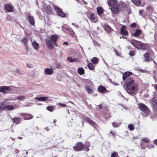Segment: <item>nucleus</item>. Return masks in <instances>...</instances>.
<instances>
[{"mask_svg": "<svg viewBox=\"0 0 157 157\" xmlns=\"http://www.w3.org/2000/svg\"><path fill=\"white\" fill-rule=\"evenodd\" d=\"M125 87L127 93L132 95H135L139 90L138 85L135 83L133 78H129L125 81Z\"/></svg>", "mask_w": 157, "mask_h": 157, "instance_id": "1", "label": "nucleus"}, {"mask_svg": "<svg viewBox=\"0 0 157 157\" xmlns=\"http://www.w3.org/2000/svg\"><path fill=\"white\" fill-rule=\"evenodd\" d=\"M58 37L56 35H53L50 37L46 39V43L47 47L50 50H53L54 48V45L57 46L58 44L56 43Z\"/></svg>", "mask_w": 157, "mask_h": 157, "instance_id": "2", "label": "nucleus"}, {"mask_svg": "<svg viewBox=\"0 0 157 157\" xmlns=\"http://www.w3.org/2000/svg\"><path fill=\"white\" fill-rule=\"evenodd\" d=\"M130 43L138 49L146 50L147 49L148 47V45L147 44H144L136 40H131Z\"/></svg>", "mask_w": 157, "mask_h": 157, "instance_id": "3", "label": "nucleus"}, {"mask_svg": "<svg viewBox=\"0 0 157 157\" xmlns=\"http://www.w3.org/2000/svg\"><path fill=\"white\" fill-rule=\"evenodd\" d=\"M138 108L142 111L144 115L146 117L150 114L148 107L142 103H139L137 104Z\"/></svg>", "mask_w": 157, "mask_h": 157, "instance_id": "4", "label": "nucleus"}, {"mask_svg": "<svg viewBox=\"0 0 157 157\" xmlns=\"http://www.w3.org/2000/svg\"><path fill=\"white\" fill-rule=\"evenodd\" d=\"M84 145L82 142H78L75 144L73 148L75 151H79L82 150L84 151Z\"/></svg>", "mask_w": 157, "mask_h": 157, "instance_id": "5", "label": "nucleus"}, {"mask_svg": "<svg viewBox=\"0 0 157 157\" xmlns=\"http://www.w3.org/2000/svg\"><path fill=\"white\" fill-rule=\"evenodd\" d=\"M43 7L42 10L48 14H51L52 12V7L48 5H47L45 3L43 4Z\"/></svg>", "mask_w": 157, "mask_h": 157, "instance_id": "6", "label": "nucleus"}, {"mask_svg": "<svg viewBox=\"0 0 157 157\" xmlns=\"http://www.w3.org/2000/svg\"><path fill=\"white\" fill-rule=\"evenodd\" d=\"M35 100H37L40 101H44L46 102H49L50 101H52L51 98L49 97H36L34 98Z\"/></svg>", "mask_w": 157, "mask_h": 157, "instance_id": "7", "label": "nucleus"}, {"mask_svg": "<svg viewBox=\"0 0 157 157\" xmlns=\"http://www.w3.org/2000/svg\"><path fill=\"white\" fill-rule=\"evenodd\" d=\"M55 9L58 16L63 17H64L66 16V13L63 12L58 6H55Z\"/></svg>", "mask_w": 157, "mask_h": 157, "instance_id": "8", "label": "nucleus"}, {"mask_svg": "<svg viewBox=\"0 0 157 157\" xmlns=\"http://www.w3.org/2000/svg\"><path fill=\"white\" fill-rule=\"evenodd\" d=\"M83 119L87 121L94 128H96L97 127L96 124L90 118L86 116L83 117Z\"/></svg>", "mask_w": 157, "mask_h": 157, "instance_id": "9", "label": "nucleus"}, {"mask_svg": "<svg viewBox=\"0 0 157 157\" xmlns=\"http://www.w3.org/2000/svg\"><path fill=\"white\" fill-rule=\"evenodd\" d=\"M11 89L8 86H2L0 87V92L4 94L8 93L9 91H11Z\"/></svg>", "mask_w": 157, "mask_h": 157, "instance_id": "10", "label": "nucleus"}, {"mask_svg": "<svg viewBox=\"0 0 157 157\" xmlns=\"http://www.w3.org/2000/svg\"><path fill=\"white\" fill-rule=\"evenodd\" d=\"M132 74V73L130 71H126L124 73L123 75V79L124 81H127V80L129 78H132L130 77V76Z\"/></svg>", "mask_w": 157, "mask_h": 157, "instance_id": "11", "label": "nucleus"}, {"mask_svg": "<svg viewBox=\"0 0 157 157\" xmlns=\"http://www.w3.org/2000/svg\"><path fill=\"white\" fill-rule=\"evenodd\" d=\"M89 18L91 21L94 23L97 22L98 20L97 16L93 13L90 14Z\"/></svg>", "mask_w": 157, "mask_h": 157, "instance_id": "12", "label": "nucleus"}, {"mask_svg": "<svg viewBox=\"0 0 157 157\" xmlns=\"http://www.w3.org/2000/svg\"><path fill=\"white\" fill-rule=\"evenodd\" d=\"M27 17L29 23L32 25L34 26L35 23L34 17L33 16L31 15L29 13L28 14Z\"/></svg>", "mask_w": 157, "mask_h": 157, "instance_id": "13", "label": "nucleus"}, {"mask_svg": "<svg viewBox=\"0 0 157 157\" xmlns=\"http://www.w3.org/2000/svg\"><path fill=\"white\" fill-rule=\"evenodd\" d=\"M21 116L24 120H29L32 119L33 116L30 114L26 113H22Z\"/></svg>", "mask_w": 157, "mask_h": 157, "instance_id": "14", "label": "nucleus"}, {"mask_svg": "<svg viewBox=\"0 0 157 157\" xmlns=\"http://www.w3.org/2000/svg\"><path fill=\"white\" fill-rule=\"evenodd\" d=\"M5 10L9 12H13V7L10 4H6L4 7Z\"/></svg>", "mask_w": 157, "mask_h": 157, "instance_id": "15", "label": "nucleus"}, {"mask_svg": "<svg viewBox=\"0 0 157 157\" xmlns=\"http://www.w3.org/2000/svg\"><path fill=\"white\" fill-rule=\"evenodd\" d=\"M126 27L124 25H122L121 29V33L123 35L127 36L128 33V32L126 30Z\"/></svg>", "mask_w": 157, "mask_h": 157, "instance_id": "16", "label": "nucleus"}, {"mask_svg": "<svg viewBox=\"0 0 157 157\" xmlns=\"http://www.w3.org/2000/svg\"><path fill=\"white\" fill-rule=\"evenodd\" d=\"M44 71L45 75H51L54 72V69L52 68H46Z\"/></svg>", "mask_w": 157, "mask_h": 157, "instance_id": "17", "label": "nucleus"}, {"mask_svg": "<svg viewBox=\"0 0 157 157\" xmlns=\"http://www.w3.org/2000/svg\"><path fill=\"white\" fill-rule=\"evenodd\" d=\"M107 2L109 6L112 7L117 5V0H107Z\"/></svg>", "mask_w": 157, "mask_h": 157, "instance_id": "18", "label": "nucleus"}, {"mask_svg": "<svg viewBox=\"0 0 157 157\" xmlns=\"http://www.w3.org/2000/svg\"><path fill=\"white\" fill-rule=\"evenodd\" d=\"M152 104V106L154 109L157 110V103L155 99L152 98L151 102Z\"/></svg>", "mask_w": 157, "mask_h": 157, "instance_id": "19", "label": "nucleus"}, {"mask_svg": "<svg viewBox=\"0 0 157 157\" xmlns=\"http://www.w3.org/2000/svg\"><path fill=\"white\" fill-rule=\"evenodd\" d=\"M109 9H111V11L114 13H116L119 11V7L118 5H116L111 7H110Z\"/></svg>", "mask_w": 157, "mask_h": 157, "instance_id": "20", "label": "nucleus"}, {"mask_svg": "<svg viewBox=\"0 0 157 157\" xmlns=\"http://www.w3.org/2000/svg\"><path fill=\"white\" fill-rule=\"evenodd\" d=\"M144 57L145 61L147 62H149L151 60H152V59L150 58L149 54L148 53H146L144 55Z\"/></svg>", "mask_w": 157, "mask_h": 157, "instance_id": "21", "label": "nucleus"}, {"mask_svg": "<svg viewBox=\"0 0 157 157\" xmlns=\"http://www.w3.org/2000/svg\"><path fill=\"white\" fill-rule=\"evenodd\" d=\"M98 90L100 92L103 93L105 92L106 89L104 86H100L98 88Z\"/></svg>", "mask_w": 157, "mask_h": 157, "instance_id": "22", "label": "nucleus"}, {"mask_svg": "<svg viewBox=\"0 0 157 157\" xmlns=\"http://www.w3.org/2000/svg\"><path fill=\"white\" fill-rule=\"evenodd\" d=\"M32 45L33 48L36 51H38L39 49V44L36 42L35 41H33L32 43Z\"/></svg>", "mask_w": 157, "mask_h": 157, "instance_id": "23", "label": "nucleus"}, {"mask_svg": "<svg viewBox=\"0 0 157 157\" xmlns=\"http://www.w3.org/2000/svg\"><path fill=\"white\" fill-rule=\"evenodd\" d=\"M84 145V151L88 152L89 151V147L90 146V144L89 142H86L85 143V144Z\"/></svg>", "mask_w": 157, "mask_h": 157, "instance_id": "24", "label": "nucleus"}, {"mask_svg": "<svg viewBox=\"0 0 157 157\" xmlns=\"http://www.w3.org/2000/svg\"><path fill=\"white\" fill-rule=\"evenodd\" d=\"M141 32V31L140 29H137L135 32L133 33V36L135 37H137L140 35Z\"/></svg>", "mask_w": 157, "mask_h": 157, "instance_id": "25", "label": "nucleus"}, {"mask_svg": "<svg viewBox=\"0 0 157 157\" xmlns=\"http://www.w3.org/2000/svg\"><path fill=\"white\" fill-rule=\"evenodd\" d=\"M21 119L20 117H16L12 119L14 123L18 124L20 123Z\"/></svg>", "mask_w": 157, "mask_h": 157, "instance_id": "26", "label": "nucleus"}, {"mask_svg": "<svg viewBox=\"0 0 157 157\" xmlns=\"http://www.w3.org/2000/svg\"><path fill=\"white\" fill-rule=\"evenodd\" d=\"M134 4L137 6H140L141 0H132Z\"/></svg>", "mask_w": 157, "mask_h": 157, "instance_id": "27", "label": "nucleus"}, {"mask_svg": "<svg viewBox=\"0 0 157 157\" xmlns=\"http://www.w3.org/2000/svg\"><path fill=\"white\" fill-rule=\"evenodd\" d=\"M85 88L87 93L90 94H91L93 93V90L91 88V87L88 86H86L85 87Z\"/></svg>", "mask_w": 157, "mask_h": 157, "instance_id": "28", "label": "nucleus"}, {"mask_svg": "<svg viewBox=\"0 0 157 157\" xmlns=\"http://www.w3.org/2000/svg\"><path fill=\"white\" fill-rule=\"evenodd\" d=\"M90 61L93 64H96L98 62L99 59L97 57H94L91 59Z\"/></svg>", "mask_w": 157, "mask_h": 157, "instance_id": "29", "label": "nucleus"}, {"mask_svg": "<svg viewBox=\"0 0 157 157\" xmlns=\"http://www.w3.org/2000/svg\"><path fill=\"white\" fill-rule=\"evenodd\" d=\"M84 70L82 67H80L78 69V72L80 75H83L84 74Z\"/></svg>", "mask_w": 157, "mask_h": 157, "instance_id": "30", "label": "nucleus"}, {"mask_svg": "<svg viewBox=\"0 0 157 157\" xmlns=\"http://www.w3.org/2000/svg\"><path fill=\"white\" fill-rule=\"evenodd\" d=\"M104 28L105 30L108 33L110 32L111 30V28L108 25H105Z\"/></svg>", "mask_w": 157, "mask_h": 157, "instance_id": "31", "label": "nucleus"}, {"mask_svg": "<svg viewBox=\"0 0 157 157\" xmlns=\"http://www.w3.org/2000/svg\"><path fill=\"white\" fill-rule=\"evenodd\" d=\"M97 11L98 15H100L103 12V9L100 7H98L97 8Z\"/></svg>", "mask_w": 157, "mask_h": 157, "instance_id": "32", "label": "nucleus"}, {"mask_svg": "<svg viewBox=\"0 0 157 157\" xmlns=\"http://www.w3.org/2000/svg\"><path fill=\"white\" fill-rule=\"evenodd\" d=\"M26 98V97L24 95H20L18 96L17 99L21 101H23Z\"/></svg>", "mask_w": 157, "mask_h": 157, "instance_id": "33", "label": "nucleus"}, {"mask_svg": "<svg viewBox=\"0 0 157 157\" xmlns=\"http://www.w3.org/2000/svg\"><path fill=\"white\" fill-rule=\"evenodd\" d=\"M113 126L115 127H117L119 126L121 124V123L120 122H114L112 123Z\"/></svg>", "mask_w": 157, "mask_h": 157, "instance_id": "34", "label": "nucleus"}, {"mask_svg": "<svg viewBox=\"0 0 157 157\" xmlns=\"http://www.w3.org/2000/svg\"><path fill=\"white\" fill-rule=\"evenodd\" d=\"M87 66L89 68L90 70H92L94 69V66L91 63H88Z\"/></svg>", "mask_w": 157, "mask_h": 157, "instance_id": "35", "label": "nucleus"}, {"mask_svg": "<svg viewBox=\"0 0 157 157\" xmlns=\"http://www.w3.org/2000/svg\"><path fill=\"white\" fill-rule=\"evenodd\" d=\"M5 109H6L8 110H13L14 107L12 105H9L6 106L5 107Z\"/></svg>", "mask_w": 157, "mask_h": 157, "instance_id": "36", "label": "nucleus"}, {"mask_svg": "<svg viewBox=\"0 0 157 157\" xmlns=\"http://www.w3.org/2000/svg\"><path fill=\"white\" fill-rule=\"evenodd\" d=\"M147 11L148 12H151L153 11V8L151 6H148L146 8Z\"/></svg>", "mask_w": 157, "mask_h": 157, "instance_id": "37", "label": "nucleus"}, {"mask_svg": "<svg viewBox=\"0 0 157 157\" xmlns=\"http://www.w3.org/2000/svg\"><path fill=\"white\" fill-rule=\"evenodd\" d=\"M22 41L25 45L28 44V39L26 37H24Z\"/></svg>", "mask_w": 157, "mask_h": 157, "instance_id": "38", "label": "nucleus"}, {"mask_svg": "<svg viewBox=\"0 0 157 157\" xmlns=\"http://www.w3.org/2000/svg\"><path fill=\"white\" fill-rule=\"evenodd\" d=\"M54 106H48L47 107V109L50 112H52L55 108Z\"/></svg>", "mask_w": 157, "mask_h": 157, "instance_id": "39", "label": "nucleus"}, {"mask_svg": "<svg viewBox=\"0 0 157 157\" xmlns=\"http://www.w3.org/2000/svg\"><path fill=\"white\" fill-rule=\"evenodd\" d=\"M143 141L145 143H148L150 142V140L147 137H145L142 139V141L141 142Z\"/></svg>", "mask_w": 157, "mask_h": 157, "instance_id": "40", "label": "nucleus"}, {"mask_svg": "<svg viewBox=\"0 0 157 157\" xmlns=\"http://www.w3.org/2000/svg\"><path fill=\"white\" fill-rule=\"evenodd\" d=\"M128 128L131 131L133 130L134 128V126L132 124H129L128 125Z\"/></svg>", "mask_w": 157, "mask_h": 157, "instance_id": "41", "label": "nucleus"}, {"mask_svg": "<svg viewBox=\"0 0 157 157\" xmlns=\"http://www.w3.org/2000/svg\"><path fill=\"white\" fill-rule=\"evenodd\" d=\"M118 156V154L115 151L112 152L111 154V157H117Z\"/></svg>", "mask_w": 157, "mask_h": 157, "instance_id": "42", "label": "nucleus"}, {"mask_svg": "<svg viewBox=\"0 0 157 157\" xmlns=\"http://www.w3.org/2000/svg\"><path fill=\"white\" fill-rule=\"evenodd\" d=\"M73 58L70 57H68L67 58V60L69 62H73Z\"/></svg>", "mask_w": 157, "mask_h": 157, "instance_id": "43", "label": "nucleus"}, {"mask_svg": "<svg viewBox=\"0 0 157 157\" xmlns=\"http://www.w3.org/2000/svg\"><path fill=\"white\" fill-rule=\"evenodd\" d=\"M5 109V107H4L3 105L1 104L0 105V110L2 111Z\"/></svg>", "mask_w": 157, "mask_h": 157, "instance_id": "44", "label": "nucleus"}, {"mask_svg": "<svg viewBox=\"0 0 157 157\" xmlns=\"http://www.w3.org/2000/svg\"><path fill=\"white\" fill-rule=\"evenodd\" d=\"M147 147L148 149L153 148L154 147V146L153 144H150L147 146Z\"/></svg>", "mask_w": 157, "mask_h": 157, "instance_id": "45", "label": "nucleus"}, {"mask_svg": "<svg viewBox=\"0 0 157 157\" xmlns=\"http://www.w3.org/2000/svg\"><path fill=\"white\" fill-rule=\"evenodd\" d=\"M80 60H79V59L77 58H75L74 59H73V62H80Z\"/></svg>", "mask_w": 157, "mask_h": 157, "instance_id": "46", "label": "nucleus"}, {"mask_svg": "<svg viewBox=\"0 0 157 157\" xmlns=\"http://www.w3.org/2000/svg\"><path fill=\"white\" fill-rule=\"evenodd\" d=\"M129 54L132 56H133L135 54L134 51H131L129 52Z\"/></svg>", "mask_w": 157, "mask_h": 157, "instance_id": "47", "label": "nucleus"}, {"mask_svg": "<svg viewBox=\"0 0 157 157\" xmlns=\"http://www.w3.org/2000/svg\"><path fill=\"white\" fill-rule=\"evenodd\" d=\"M58 105L59 106H62L63 107H66L67 106V105L64 104H62L60 103H58Z\"/></svg>", "mask_w": 157, "mask_h": 157, "instance_id": "48", "label": "nucleus"}, {"mask_svg": "<svg viewBox=\"0 0 157 157\" xmlns=\"http://www.w3.org/2000/svg\"><path fill=\"white\" fill-rule=\"evenodd\" d=\"M114 51L116 53V55L117 56H120V54H120L119 53H118L117 51V50H115V49H114Z\"/></svg>", "mask_w": 157, "mask_h": 157, "instance_id": "49", "label": "nucleus"}, {"mask_svg": "<svg viewBox=\"0 0 157 157\" xmlns=\"http://www.w3.org/2000/svg\"><path fill=\"white\" fill-rule=\"evenodd\" d=\"M136 26V24L135 23H133L130 26V27L132 28H134Z\"/></svg>", "mask_w": 157, "mask_h": 157, "instance_id": "50", "label": "nucleus"}, {"mask_svg": "<svg viewBox=\"0 0 157 157\" xmlns=\"http://www.w3.org/2000/svg\"><path fill=\"white\" fill-rule=\"evenodd\" d=\"M110 133L113 136H115V132L111 131L110 132Z\"/></svg>", "mask_w": 157, "mask_h": 157, "instance_id": "51", "label": "nucleus"}, {"mask_svg": "<svg viewBox=\"0 0 157 157\" xmlns=\"http://www.w3.org/2000/svg\"><path fill=\"white\" fill-rule=\"evenodd\" d=\"M16 72L17 74H22V73L21 71L19 69H17L16 70Z\"/></svg>", "mask_w": 157, "mask_h": 157, "instance_id": "52", "label": "nucleus"}, {"mask_svg": "<svg viewBox=\"0 0 157 157\" xmlns=\"http://www.w3.org/2000/svg\"><path fill=\"white\" fill-rule=\"evenodd\" d=\"M72 25L75 26V27L76 28H79V26L77 24H75V23H73L72 24Z\"/></svg>", "mask_w": 157, "mask_h": 157, "instance_id": "53", "label": "nucleus"}, {"mask_svg": "<svg viewBox=\"0 0 157 157\" xmlns=\"http://www.w3.org/2000/svg\"><path fill=\"white\" fill-rule=\"evenodd\" d=\"M60 67V64L59 63H56V67L57 68H59Z\"/></svg>", "mask_w": 157, "mask_h": 157, "instance_id": "54", "label": "nucleus"}, {"mask_svg": "<svg viewBox=\"0 0 157 157\" xmlns=\"http://www.w3.org/2000/svg\"><path fill=\"white\" fill-rule=\"evenodd\" d=\"M25 45V49H26V50L28 51L29 50V46H28V45L26 44V45Z\"/></svg>", "mask_w": 157, "mask_h": 157, "instance_id": "55", "label": "nucleus"}, {"mask_svg": "<svg viewBox=\"0 0 157 157\" xmlns=\"http://www.w3.org/2000/svg\"><path fill=\"white\" fill-rule=\"evenodd\" d=\"M142 144H143V143L142 142H140V145L141 147V148H142L143 149H145V147H144L143 146H142Z\"/></svg>", "mask_w": 157, "mask_h": 157, "instance_id": "56", "label": "nucleus"}, {"mask_svg": "<svg viewBox=\"0 0 157 157\" xmlns=\"http://www.w3.org/2000/svg\"><path fill=\"white\" fill-rule=\"evenodd\" d=\"M63 45H68V43L67 42H63L62 44Z\"/></svg>", "mask_w": 157, "mask_h": 157, "instance_id": "57", "label": "nucleus"}, {"mask_svg": "<svg viewBox=\"0 0 157 157\" xmlns=\"http://www.w3.org/2000/svg\"><path fill=\"white\" fill-rule=\"evenodd\" d=\"M143 12V10H141L139 11L140 14H141Z\"/></svg>", "mask_w": 157, "mask_h": 157, "instance_id": "58", "label": "nucleus"}, {"mask_svg": "<svg viewBox=\"0 0 157 157\" xmlns=\"http://www.w3.org/2000/svg\"><path fill=\"white\" fill-rule=\"evenodd\" d=\"M14 150H15L16 153L18 154L19 153V150H17V149H15Z\"/></svg>", "mask_w": 157, "mask_h": 157, "instance_id": "59", "label": "nucleus"}, {"mask_svg": "<svg viewBox=\"0 0 157 157\" xmlns=\"http://www.w3.org/2000/svg\"><path fill=\"white\" fill-rule=\"evenodd\" d=\"M154 143L156 144L157 146V139L156 140H155L154 141Z\"/></svg>", "mask_w": 157, "mask_h": 157, "instance_id": "60", "label": "nucleus"}, {"mask_svg": "<svg viewBox=\"0 0 157 157\" xmlns=\"http://www.w3.org/2000/svg\"><path fill=\"white\" fill-rule=\"evenodd\" d=\"M98 108L99 109H101L102 108V105L101 104H100L98 105Z\"/></svg>", "mask_w": 157, "mask_h": 157, "instance_id": "61", "label": "nucleus"}, {"mask_svg": "<svg viewBox=\"0 0 157 157\" xmlns=\"http://www.w3.org/2000/svg\"><path fill=\"white\" fill-rule=\"evenodd\" d=\"M133 138L134 139H136L138 138V137L137 136H134L133 137Z\"/></svg>", "mask_w": 157, "mask_h": 157, "instance_id": "62", "label": "nucleus"}, {"mask_svg": "<svg viewBox=\"0 0 157 157\" xmlns=\"http://www.w3.org/2000/svg\"><path fill=\"white\" fill-rule=\"evenodd\" d=\"M82 1L83 2V3L85 4H87V3L85 1H84V0H82Z\"/></svg>", "mask_w": 157, "mask_h": 157, "instance_id": "63", "label": "nucleus"}, {"mask_svg": "<svg viewBox=\"0 0 157 157\" xmlns=\"http://www.w3.org/2000/svg\"><path fill=\"white\" fill-rule=\"evenodd\" d=\"M155 89H156V90L157 91V84H156L155 85Z\"/></svg>", "mask_w": 157, "mask_h": 157, "instance_id": "64", "label": "nucleus"}]
</instances>
